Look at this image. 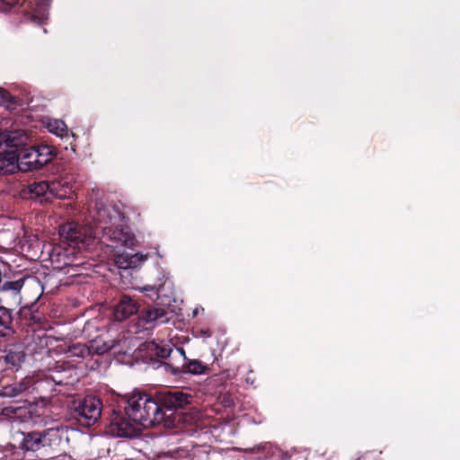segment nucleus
<instances>
[{"label": "nucleus", "mask_w": 460, "mask_h": 460, "mask_svg": "<svg viewBox=\"0 0 460 460\" xmlns=\"http://www.w3.org/2000/svg\"><path fill=\"white\" fill-rule=\"evenodd\" d=\"M208 367L198 359H190L182 366L183 373L190 375H202L205 374Z\"/></svg>", "instance_id": "obj_22"}, {"label": "nucleus", "mask_w": 460, "mask_h": 460, "mask_svg": "<svg viewBox=\"0 0 460 460\" xmlns=\"http://www.w3.org/2000/svg\"><path fill=\"white\" fill-rule=\"evenodd\" d=\"M149 348L151 350L155 351V356L161 358H168L172 351V344L166 343L164 341L155 342L153 341Z\"/></svg>", "instance_id": "obj_23"}, {"label": "nucleus", "mask_w": 460, "mask_h": 460, "mask_svg": "<svg viewBox=\"0 0 460 460\" xmlns=\"http://www.w3.org/2000/svg\"><path fill=\"white\" fill-rule=\"evenodd\" d=\"M27 136L22 131H11L7 134H0V143L7 151H13L14 154L24 150Z\"/></svg>", "instance_id": "obj_13"}, {"label": "nucleus", "mask_w": 460, "mask_h": 460, "mask_svg": "<svg viewBox=\"0 0 460 460\" xmlns=\"http://www.w3.org/2000/svg\"><path fill=\"white\" fill-rule=\"evenodd\" d=\"M88 344L91 355H103L113 349L117 342L114 340L107 341L103 337L98 336L90 341Z\"/></svg>", "instance_id": "obj_21"}, {"label": "nucleus", "mask_w": 460, "mask_h": 460, "mask_svg": "<svg viewBox=\"0 0 460 460\" xmlns=\"http://www.w3.org/2000/svg\"><path fill=\"white\" fill-rule=\"evenodd\" d=\"M47 128L49 132H51L57 136H59V137H63L67 131L66 125L65 124L64 121H62L60 119L49 120L47 124Z\"/></svg>", "instance_id": "obj_25"}, {"label": "nucleus", "mask_w": 460, "mask_h": 460, "mask_svg": "<svg viewBox=\"0 0 460 460\" xmlns=\"http://www.w3.org/2000/svg\"><path fill=\"white\" fill-rule=\"evenodd\" d=\"M15 102L14 98L4 88H0V105H10Z\"/></svg>", "instance_id": "obj_28"}, {"label": "nucleus", "mask_w": 460, "mask_h": 460, "mask_svg": "<svg viewBox=\"0 0 460 460\" xmlns=\"http://www.w3.org/2000/svg\"><path fill=\"white\" fill-rule=\"evenodd\" d=\"M29 190L40 203L49 202L53 199H68L73 193L72 185L64 180L35 181L29 185Z\"/></svg>", "instance_id": "obj_5"}, {"label": "nucleus", "mask_w": 460, "mask_h": 460, "mask_svg": "<svg viewBox=\"0 0 460 460\" xmlns=\"http://www.w3.org/2000/svg\"><path fill=\"white\" fill-rule=\"evenodd\" d=\"M164 285H158V286H151L146 285L140 288V291L143 293H146L151 299H156L160 296L162 289L164 288Z\"/></svg>", "instance_id": "obj_27"}, {"label": "nucleus", "mask_w": 460, "mask_h": 460, "mask_svg": "<svg viewBox=\"0 0 460 460\" xmlns=\"http://www.w3.org/2000/svg\"><path fill=\"white\" fill-rule=\"evenodd\" d=\"M74 429L67 426L58 425L42 431L43 447H49L54 450H65L69 442V434Z\"/></svg>", "instance_id": "obj_11"}, {"label": "nucleus", "mask_w": 460, "mask_h": 460, "mask_svg": "<svg viewBox=\"0 0 460 460\" xmlns=\"http://www.w3.org/2000/svg\"><path fill=\"white\" fill-rule=\"evenodd\" d=\"M141 429L134 420L128 419L125 413L113 411L110 418L108 432L117 438H135L140 434Z\"/></svg>", "instance_id": "obj_9"}, {"label": "nucleus", "mask_w": 460, "mask_h": 460, "mask_svg": "<svg viewBox=\"0 0 460 460\" xmlns=\"http://www.w3.org/2000/svg\"><path fill=\"white\" fill-rule=\"evenodd\" d=\"M51 262L57 263L54 267L58 270H64L68 267H75L77 265L75 261V251L71 249H66L57 247L53 250L50 254Z\"/></svg>", "instance_id": "obj_15"}, {"label": "nucleus", "mask_w": 460, "mask_h": 460, "mask_svg": "<svg viewBox=\"0 0 460 460\" xmlns=\"http://www.w3.org/2000/svg\"><path fill=\"white\" fill-rule=\"evenodd\" d=\"M192 396L181 390H170L161 393L159 395V405L167 410H177L191 402Z\"/></svg>", "instance_id": "obj_12"}, {"label": "nucleus", "mask_w": 460, "mask_h": 460, "mask_svg": "<svg viewBox=\"0 0 460 460\" xmlns=\"http://www.w3.org/2000/svg\"><path fill=\"white\" fill-rule=\"evenodd\" d=\"M26 354L22 347L11 344L0 349V373L11 370L17 371L25 359Z\"/></svg>", "instance_id": "obj_10"}, {"label": "nucleus", "mask_w": 460, "mask_h": 460, "mask_svg": "<svg viewBox=\"0 0 460 460\" xmlns=\"http://www.w3.org/2000/svg\"><path fill=\"white\" fill-rule=\"evenodd\" d=\"M35 278H33L34 279ZM32 280L31 279L29 282L27 283L26 290L24 291L23 300H25L26 304H29L30 302H32L35 298V292L30 288V283Z\"/></svg>", "instance_id": "obj_29"}, {"label": "nucleus", "mask_w": 460, "mask_h": 460, "mask_svg": "<svg viewBox=\"0 0 460 460\" xmlns=\"http://www.w3.org/2000/svg\"><path fill=\"white\" fill-rule=\"evenodd\" d=\"M143 260L142 254L122 252L116 256L115 262L119 269L127 270L137 268Z\"/></svg>", "instance_id": "obj_20"}, {"label": "nucleus", "mask_w": 460, "mask_h": 460, "mask_svg": "<svg viewBox=\"0 0 460 460\" xmlns=\"http://www.w3.org/2000/svg\"><path fill=\"white\" fill-rule=\"evenodd\" d=\"M124 413L145 429L163 424L164 428L175 427V420L165 414L159 403L150 395L142 393H134L126 401Z\"/></svg>", "instance_id": "obj_2"}, {"label": "nucleus", "mask_w": 460, "mask_h": 460, "mask_svg": "<svg viewBox=\"0 0 460 460\" xmlns=\"http://www.w3.org/2000/svg\"><path fill=\"white\" fill-rule=\"evenodd\" d=\"M102 403L94 396H86L74 403V411L77 420L85 427H91L100 419Z\"/></svg>", "instance_id": "obj_7"}, {"label": "nucleus", "mask_w": 460, "mask_h": 460, "mask_svg": "<svg viewBox=\"0 0 460 460\" xmlns=\"http://www.w3.org/2000/svg\"><path fill=\"white\" fill-rule=\"evenodd\" d=\"M137 310V302L128 296H123L114 308V317L120 322L136 314Z\"/></svg>", "instance_id": "obj_17"}, {"label": "nucleus", "mask_w": 460, "mask_h": 460, "mask_svg": "<svg viewBox=\"0 0 460 460\" xmlns=\"http://www.w3.org/2000/svg\"><path fill=\"white\" fill-rule=\"evenodd\" d=\"M93 217L96 222L102 225L103 234L111 241L128 248L135 246L136 237L128 227L123 226L124 216L116 207L97 205Z\"/></svg>", "instance_id": "obj_3"}, {"label": "nucleus", "mask_w": 460, "mask_h": 460, "mask_svg": "<svg viewBox=\"0 0 460 460\" xmlns=\"http://www.w3.org/2000/svg\"><path fill=\"white\" fill-rule=\"evenodd\" d=\"M30 288L35 292L32 302L21 306L17 312L16 323L20 328H33L40 326L44 322V315L39 311L38 303L44 293V287L39 279H34L30 283Z\"/></svg>", "instance_id": "obj_4"}, {"label": "nucleus", "mask_w": 460, "mask_h": 460, "mask_svg": "<svg viewBox=\"0 0 460 460\" xmlns=\"http://www.w3.org/2000/svg\"><path fill=\"white\" fill-rule=\"evenodd\" d=\"M69 353L73 357L87 358L91 356L89 344L77 343L69 348Z\"/></svg>", "instance_id": "obj_26"}, {"label": "nucleus", "mask_w": 460, "mask_h": 460, "mask_svg": "<svg viewBox=\"0 0 460 460\" xmlns=\"http://www.w3.org/2000/svg\"><path fill=\"white\" fill-rule=\"evenodd\" d=\"M55 152L52 146L40 145L22 150L18 157L21 158L22 170H38L52 160Z\"/></svg>", "instance_id": "obj_6"}, {"label": "nucleus", "mask_w": 460, "mask_h": 460, "mask_svg": "<svg viewBox=\"0 0 460 460\" xmlns=\"http://www.w3.org/2000/svg\"><path fill=\"white\" fill-rule=\"evenodd\" d=\"M18 154L13 151H7L0 143V174H8L13 172L16 163L21 164V158Z\"/></svg>", "instance_id": "obj_18"}, {"label": "nucleus", "mask_w": 460, "mask_h": 460, "mask_svg": "<svg viewBox=\"0 0 460 460\" xmlns=\"http://www.w3.org/2000/svg\"><path fill=\"white\" fill-rule=\"evenodd\" d=\"M4 1L6 2L10 5H13L18 2V0H4Z\"/></svg>", "instance_id": "obj_31"}, {"label": "nucleus", "mask_w": 460, "mask_h": 460, "mask_svg": "<svg viewBox=\"0 0 460 460\" xmlns=\"http://www.w3.org/2000/svg\"><path fill=\"white\" fill-rule=\"evenodd\" d=\"M28 388L27 384L23 382L13 383L5 385L2 389L1 394L5 397H16Z\"/></svg>", "instance_id": "obj_24"}, {"label": "nucleus", "mask_w": 460, "mask_h": 460, "mask_svg": "<svg viewBox=\"0 0 460 460\" xmlns=\"http://www.w3.org/2000/svg\"><path fill=\"white\" fill-rule=\"evenodd\" d=\"M170 320L168 312L160 307H152L141 313L140 321L147 327H155L166 323Z\"/></svg>", "instance_id": "obj_14"}, {"label": "nucleus", "mask_w": 460, "mask_h": 460, "mask_svg": "<svg viewBox=\"0 0 460 460\" xmlns=\"http://www.w3.org/2000/svg\"><path fill=\"white\" fill-rule=\"evenodd\" d=\"M176 350L182 356L185 358V350L183 348H176Z\"/></svg>", "instance_id": "obj_30"}, {"label": "nucleus", "mask_w": 460, "mask_h": 460, "mask_svg": "<svg viewBox=\"0 0 460 460\" xmlns=\"http://www.w3.org/2000/svg\"><path fill=\"white\" fill-rule=\"evenodd\" d=\"M22 440L20 444V447L23 451H32L35 452L43 447V436L42 432H28L22 433Z\"/></svg>", "instance_id": "obj_19"}, {"label": "nucleus", "mask_w": 460, "mask_h": 460, "mask_svg": "<svg viewBox=\"0 0 460 460\" xmlns=\"http://www.w3.org/2000/svg\"><path fill=\"white\" fill-rule=\"evenodd\" d=\"M26 278L13 274L10 265L0 260V336L12 332L13 316L11 308L22 303V290Z\"/></svg>", "instance_id": "obj_1"}, {"label": "nucleus", "mask_w": 460, "mask_h": 460, "mask_svg": "<svg viewBox=\"0 0 460 460\" xmlns=\"http://www.w3.org/2000/svg\"><path fill=\"white\" fill-rule=\"evenodd\" d=\"M58 234L61 241L74 249L86 247L92 239L90 231L75 222L62 225Z\"/></svg>", "instance_id": "obj_8"}, {"label": "nucleus", "mask_w": 460, "mask_h": 460, "mask_svg": "<svg viewBox=\"0 0 460 460\" xmlns=\"http://www.w3.org/2000/svg\"><path fill=\"white\" fill-rule=\"evenodd\" d=\"M51 262L57 263L54 267L58 270H64L68 267H75L77 265L75 261V251L71 249H66L57 247L53 250L50 254Z\"/></svg>", "instance_id": "obj_16"}]
</instances>
